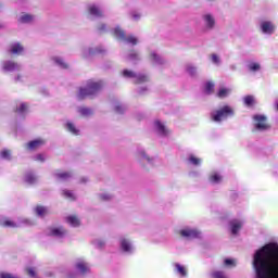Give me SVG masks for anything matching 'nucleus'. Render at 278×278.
I'll list each match as a JSON object with an SVG mask.
<instances>
[{"mask_svg":"<svg viewBox=\"0 0 278 278\" xmlns=\"http://www.w3.org/2000/svg\"><path fill=\"white\" fill-rule=\"evenodd\" d=\"M254 278H278V242H268L252 255Z\"/></svg>","mask_w":278,"mask_h":278,"instance_id":"1","label":"nucleus"},{"mask_svg":"<svg viewBox=\"0 0 278 278\" xmlns=\"http://www.w3.org/2000/svg\"><path fill=\"white\" fill-rule=\"evenodd\" d=\"M77 113L80 114V116L88 118V116H92L94 114V111H92V109H90V108L78 106Z\"/></svg>","mask_w":278,"mask_h":278,"instance_id":"30","label":"nucleus"},{"mask_svg":"<svg viewBox=\"0 0 278 278\" xmlns=\"http://www.w3.org/2000/svg\"><path fill=\"white\" fill-rule=\"evenodd\" d=\"M138 94L142 96V94H147V92H149V87H140L137 90Z\"/></svg>","mask_w":278,"mask_h":278,"instance_id":"52","label":"nucleus"},{"mask_svg":"<svg viewBox=\"0 0 278 278\" xmlns=\"http://www.w3.org/2000/svg\"><path fill=\"white\" fill-rule=\"evenodd\" d=\"M154 131L161 136L162 138H166L167 136H170V129H168V126L160 119H155L153 122Z\"/></svg>","mask_w":278,"mask_h":278,"instance_id":"14","label":"nucleus"},{"mask_svg":"<svg viewBox=\"0 0 278 278\" xmlns=\"http://www.w3.org/2000/svg\"><path fill=\"white\" fill-rule=\"evenodd\" d=\"M208 181L213 186H217V184H223V175L218 172H212L208 176Z\"/></svg>","mask_w":278,"mask_h":278,"instance_id":"26","label":"nucleus"},{"mask_svg":"<svg viewBox=\"0 0 278 278\" xmlns=\"http://www.w3.org/2000/svg\"><path fill=\"white\" fill-rule=\"evenodd\" d=\"M229 70L230 71H238V65H236V64H231V65H229Z\"/></svg>","mask_w":278,"mask_h":278,"instance_id":"55","label":"nucleus"},{"mask_svg":"<svg viewBox=\"0 0 278 278\" xmlns=\"http://www.w3.org/2000/svg\"><path fill=\"white\" fill-rule=\"evenodd\" d=\"M112 34L114 36V38H116L117 40H121V42H126V45H132V47H136V45H138V39L136 36L134 35H125V30H123V28H121V26H116L113 30Z\"/></svg>","mask_w":278,"mask_h":278,"instance_id":"5","label":"nucleus"},{"mask_svg":"<svg viewBox=\"0 0 278 278\" xmlns=\"http://www.w3.org/2000/svg\"><path fill=\"white\" fill-rule=\"evenodd\" d=\"M52 62L55 63L60 68H68V64L64 62L62 56H52Z\"/></svg>","mask_w":278,"mask_h":278,"instance_id":"36","label":"nucleus"},{"mask_svg":"<svg viewBox=\"0 0 278 278\" xmlns=\"http://www.w3.org/2000/svg\"><path fill=\"white\" fill-rule=\"evenodd\" d=\"M148 60L152 66H165L166 59L162 56L157 51L151 50L148 55Z\"/></svg>","mask_w":278,"mask_h":278,"instance_id":"13","label":"nucleus"},{"mask_svg":"<svg viewBox=\"0 0 278 278\" xmlns=\"http://www.w3.org/2000/svg\"><path fill=\"white\" fill-rule=\"evenodd\" d=\"M179 236L185 238L186 240H194L197 238H201V230L197 228H192L190 226H186L178 230Z\"/></svg>","mask_w":278,"mask_h":278,"instance_id":"10","label":"nucleus"},{"mask_svg":"<svg viewBox=\"0 0 278 278\" xmlns=\"http://www.w3.org/2000/svg\"><path fill=\"white\" fill-rule=\"evenodd\" d=\"M261 31L267 34L268 36L275 34V24L270 21L261 22Z\"/></svg>","mask_w":278,"mask_h":278,"instance_id":"21","label":"nucleus"},{"mask_svg":"<svg viewBox=\"0 0 278 278\" xmlns=\"http://www.w3.org/2000/svg\"><path fill=\"white\" fill-rule=\"evenodd\" d=\"M254 131H268L270 125L266 115L256 114L253 116Z\"/></svg>","mask_w":278,"mask_h":278,"instance_id":"8","label":"nucleus"},{"mask_svg":"<svg viewBox=\"0 0 278 278\" xmlns=\"http://www.w3.org/2000/svg\"><path fill=\"white\" fill-rule=\"evenodd\" d=\"M187 164H190L191 166H201V164H203V159L194 154H189L187 157Z\"/></svg>","mask_w":278,"mask_h":278,"instance_id":"27","label":"nucleus"},{"mask_svg":"<svg viewBox=\"0 0 278 278\" xmlns=\"http://www.w3.org/2000/svg\"><path fill=\"white\" fill-rule=\"evenodd\" d=\"M114 110H115L116 114H123L125 112V110H127V109L122 103H116L114 105Z\"/></svg>","mask_w":278,"mask_h":278,"instance_id":"47","label":"nucleus"},{"mask_svg":"<svg viewBox=\"0 0 278 278\" xmlns=\"http://www.w3.org/2000/svg\"><path fill=\"white\" fill-rule=\"evenodd\" d=\"M231 116H233V109L229 105H225L211 113V121H213V123H223V121H227V118H231Z\"/></svg>","mask_w":278,"mask_h":278,"instance_id":"4","label":"nucleus"},{"mask_svg":"<svg viewBox=\"0 0 278 278\" xmlns=\"http://www.w3.org/2000/svg\"><path fill=\"white\" fill-rule=\"evenodd\" d=\"M87 14L92 16L93 18H103L105 14L103 13V9L98 4H89L87 5Z\"/></svg>","mask_w":278,"mask_h":278,"instance_id":"15","label":"nucleus"},{"mask_svg":"<svg viewBox=\"0 0 278 278\" xmlns=\"http://www.w3.org/2000/svg\"><path fill=\"white\" fill-rule=\"evenodd\" d=\"M47 207L45 206H36L35 207V214H37L38 216H40V218L47 216Z\"/></svg>","mask_w":278,"mask_h":278,"instance_id":"42","label":"nucleus"},{"mask_svg":"<svg viewBox=\"0 0 278 278\" xmlns=\"http://www.w3.org/2000/svg\"><path fill=\"white\" fill-rule=\"evenodd\" d=\"M92 244H93V247H94L96 249H104V247H105V240H103V239H94V240L92 241Z\"/></svg>","mask_w":278,"mask_h":278,"instance_id":"44","label":"nucleus"},{"mask_svg":"<svg viewBox=\"0 0 278 278\" xmlns=\"http://www.w3.org/2000/svg\"><path fill=\"white\" fill-rule=\"evenodd\" d=\"M64 129L68 131V134H72V136H79V129L77 128V126L75 125V123L67 121L64 124Z\"/></svg>","mask_w":278,"mask_h":278,"instance_id":"25","label":"nucleus"},{"mask_svg":"<svg viewBox=\"0 0 278 278\" xmlns=\"http://www.w3.org/2000/svg\"><path fill=\"white\" fill-rule=\"evenodd\" d=\"M119 251L124 253V255H132L136 251V247H134V241L131 238L127 236H122L118 239Z\"/></svg>","mask_w":278,"mask_h":278,"instance_id":"6","label":"nucleus"},{"mask_svg":"<svg viewBox=\"0 0 278 278\" xmlns=\"http://www.w3.org/2000/svg\"><path fill=\"white\" fill-rule=\"evenodd\" d=\"M54 177L59 180V181H68V179H71V177H73L72 173L68 172H55L54 173Z\"/></svg>","mask_w":278,"mask_h":278,"instance_id":"29","label":"nucleus"},{"mask_svg":"<svg viewBox=\"0 0 278 278\" xmlns=\"http://www.w3.org/2000/svg\"><path fill=\"white\" fill-rule=\"evenodd\" d=\"M174 273L178 275V277L186 278L188 277V268L179 263H174Z\"/></svg>","mask_w":278,"mask_h":278,"instance_id":"22","label":"nucleus"},{"mask_svg":"<svg viewBox=\"0 0 278 278\" xmlns=\"http://www.w3.org/2000/svg\"><path fill=\"white\" fill-rule=\"evenodd\" d=\"M0 225H2V227L16 228V227H22L23 225L31 226L34 225V222H31V219H28V218H21L17 223H15L12 219L4 218L0 222Z\"/></svg>","mask_w":278,"mask_h":278,"instance_id":"12","label":"nucleus"},{"mask_svg":"<svg viewBox=\"0 0 278 278\" xmlns=\"http://www.w3.org/2000/svg\"><path fill=\"white\" fill-rule=\"evenodd\" d=\"M35 162H47V155L45 154H37L34 156Z\"/></svg>","mask_w":278,"mask_h":278,"instance_id":"49","label":"nucleus"},{"mask_svg":"<svg viewBox=\"0 0 278 278\" xmlns=\"http://www.w3.org/2000/svg\"><path fill=\"white\" fill-rule=\"evenodd\" d=\"M122 75L126 79H134L135 84H147L150 78L147 74H138L131 70H123Z\"/></svg>","mask_w":278,"mask_h":278,"instance_id":"7","label":"nucleus"},{"mask_svg":"<svg viewBox=\"0 0 278 278\" xmlns=\"http://www.w3.org/2000/svg\"><path fill=\"white\" fill-rule=\"evenodd\" d=\"M236 264L237 262L233 258H226L224 261V266H226V268H236Z\"/></svg>","mask_w":278,"mask_h":278,"instance_id":"45","label":"nucleus"},{"mask_svg":"<svg viewBox=\"0 0 278 278\" xmlns=\"http://www.w3.org/2000/svg\"><path fill=\"white\" fill-rule=\"evenodd\" d=\"M185 73L191 77V79H197L199 77V67L192 63L185 65Z\"/></svg>","mask_w":278,"mask_h":278,"instance_id":"20","label":"nucleus"},{"mask_svg":"<svg viewBox=\"0 0 278 278\" xmlns=\"http://www.w3.org/2000/svg\"><path fill=\"white\" fill-rule=\"evenodd\" d=\"M135 160L143 170H149L151 166H155L156 164L155 157L147 154V151H144L142 148L137 149L135 152Z\"/></svg>","mask_w":278,"mask_h":278,"instance_id":"3","label":"nucleus"},{"mask_svg":"<svg viewBox=\"0 0 278 278\" xmlns=\"http://www.w3.org/2000/svg\"><path fill=\"white\" fill-rule=\"evenodd\" d=\"M75 268L79 275H88L90 273V265L84 260L76 261Z\"/></svg>","mask_w":278,"mask_h":278,"instance_id":"19","label":"nucleus"},{"mask_svg":"<svg viewBox=\"0 0 278 278\" xmlns=\"http://www.w3.org/2000/svg\"><path fill=\"white\" fill-rule=\"evenodd\" d=\"M18 21L24 24L34 23L36 21V15L30 13H22Z\"/></svg>","mask_w":278,"mask_h":278,"instance_id":"28","label":"nucleus"},{"mask_svg":"<svg viewBox=\"0 0 278 278\" xmlns=\"http://www.w3.org/2000/svg\"><path fill=\"white\" fill-rule=\"evenodd\" d=\"M62 197H64V199H67L68 201H75V199H77V195H75L73 191L66 189L62 191Z\"/></svg>","mask_w":278,"mask_h":278,"instance_id":"39","label":"nucleus"},{"mask_svg":"<svg viewBox=\"0 0 278 278\" xmlns=\"http://www.w3.org/2000/svg\"><path fill=\"white\" fill-rule=\"evenodd\" d=\"M199 175L200 173L197 170L189 172V177H191V179L199 177Z\"/></svg>","mask_w":278,"mask_h":278,"instance_id":"53","label":"nucleus"},{"mask_svg":"<svg viewBox=\"0 0 278 278\" xmlns=\"http://www.w3.org/2000/svg\"><path fill=\"white\" fill-rule=\"evenodd\" d=\"M130 16H131L132 21H140V18H142V14H140L139 12H136V11L131 12Z\"/></svg>","mask_w":278,"mask_h":278,"instance_id":"50","label":"nucleus"},{"mask_svg":"<svg viewBox=\"0 0 278 278\" xmlns=\"http://www.w3.org/2000/svg\"><path fill=\"white\" fill-rule=\"evenodd\" d=\"M206 1H208V3H214V1H216V0H206Z\"/></svg>","mask_w":278,"mask_h":278,"instance_id":"57","label":"nucleus"},{"mask_svg":"<svg viewBox=\"0 0 278 278\" xmlns=\"http://www.w3.org/2000/svg\"><path fill=\"white\" fill-rule=\"evenodd\" d=\"M25 51V48H23V45L15 42L12 43L9 48V53L12 55H23V52Z\"/></svg>","mask_w":278,"mask_h":278,"instance_id":"23","label":"nucleus"},{"mask_svg":"<svg viewBox=\"0 0 278 278\" xmlns=\"http://www.w3.org/2000/svg\"><path fill=\"white\" fill-rule=\"evenodd\" d=\"M24 181L28 186H34L38 181V177L34 175L33 173H28L24 176Z\"/></svg>","mask_w":278,"mask_h":278,"instance_id":"33","label":"nucleus"},{"mask_svg":"<svg viewBox=\"0 0 278 278\" xmlns=\"http://www.w3.org/2000/svg\"><path fill=\"white\" fill-rule=\"evenodd\" d=\"M210 60L212 62V64H214V66H222L223 64V59L220 58V55L213 53L210 55Z\"/></svg>","mask_w":278,"mask_h":278,"instance_id":"38","label":"nucleus"},{"mask_svg":"<svg viewBox=\"0 0 278 278\" xmlns=\"http://www.w3.org/2000/svg\"><path fill=\"white\" fill-rule=\"evenodd\" d=\"M203 31H214L216 29V15L213 13L202 14Z\"/></svg>","mask_w":278,"mask_h":278,"instance_id":"9","label":"nucleus"},{"mask_svg":"<svg viewBox=\"0 0 278 278\" xmlns=\"http://www.w3.org/2000/svg\"><path fill=\"white\" fill-rule=\"evenodd\" d=\"M98 199H100V201H112V199H114V194L110 192H102L98 194Z\"/></svg>","mask_w":278,"mask_h":278,"instance_id":"41","label":"nucleus"},{"mask_svg":"<svg viewBox=\"0 0 278 278\" xmlns=\"http://www.w3.org/2000/svg\"><path fill=\"white\" fill-rule=\"evenodd\" d=\"M98 31L100 33V34H103V33H105V31H108V25L106 24H99L98 25Z\"/></svg>","mask_w":278,"mask_h":278,"instance_id":"51","label":"nucleus"},{"mask_svg":"<svg viewBox=\"0 0 278 278\" xmlns=\"http://www.w3.org/2000/svg\"><path fill=\"white\" fill-rule=\"evenodd\" d=\"M3 26L0 24V29L2 28Z\"/></svg>","mask_w":278,"mask_h":278,"instance_id":"58","label":"nucleus"},{"mask_svg":"<svg viewBox=\"0 0 278 278\" xmlns=\"http://www.w3.org/2000/svg\"><path fill=\"white\" fill-rule=\"evenodd\" d=\"M244 225V222L241 219H232L229 223V229L232 236H238L240 233V229H242V226Z\"/></svg>","mask_w":278,"mask_h":278,"instance_id":"18","label":"nucleus"},{"mask_svg":"<svg viewBox=\"0 0 278 278\" xmlns=\"http://www.w3.org/2000/svg\"><path fill=\"white\" fill-rule=\"evenodd\" d=\"M26 271L27 275H29L31 278H38V270L36 269V267H28Z\"/></svg>","mask_w":278,"mask_h":278,"instance_id":"46","label":"nucleus"},{"mask_svg":"<svg viewBox=\"0 0 278 278\" xmlns=\"http://www.w3.org/2000/svg\"><path fill=\"white\" fill-rule=\"evenodd\" d=\"M215 84L212 80H208L204 84V93L213 94L214 93Z\"/></svg>","mask_w":278,"mask_h":278,"instance_id":"37","label":"nucleus"},{"mask_svg":"<svg viewBox=\"0 0 278 278\" xmlns=\"http://www.w3.org/2000/svg\"><path fill=\"white\" fill-rule=\"evenodd\" d=\"M0 157L1 160H12V151H10L9 149H3L0 151Z\"/></svg>","mask_w":278,"mask_h":278,"instance_id":"40","label":"nucleus"},{"mask_svg":"<svg viewBox=\"0 0 278 278\" xmlns=\"http://www.w3.org/2000/svg\"><path fill=\"white\" fill-rule=\"evenodd\" d=\"M14 81L16 84H18V81H23V74H17L15 77H14Z\"/></svg>","mask_w":278,"mask_h":278,"instance_id":"54","label":"nucleus"},{"mask_svg":"<svg viewBox=\"0 0 278 278\" xmlns=\"http://www.w3.org/2000/svg\"><path fill=\"white\" fill-rule=\"evenodd\" d=\"M244 105H248V108H251V105L255 104V97L253 96H247L243 98Z\"/></svg>","mask_w":278,"mask_h":278,"instance_id":"43","label":"nucleus"},{"mask_svg":"<svg viewBox=\"0 0 278 278\" xmlns=\"http://www.w3.org/2000/svg\"><path fill=\"white\" fill-rule=\"evenodd\" d=\"M104 86L105 83L103 80L90 79L87 81L86 87L79 89L77 99L81 100L86 99V97H94V94H99L103 90Z\"/></svg>","mask_w":278,"mask_h":278,"instance_id":"2","label":"nucleus"},{"mask_svg":"<svg viewBox=\"0 0 278 278\" xmlns=\"http://www.w3.org/2000/svg\"><path fill=\"white\" fill-rule=\"evenodd\" d=\"M48 236H52L53 238H66L68 232L64 227L59 226V227H50L47 232Z\"/></svg>","mask_w":278,"mask_h":278,"instance_id":"16","label":"nucleus"},{"mask_svg":"<svg viewBox=\"0 0 278 278\" xmlns=\"http://www.w3.org/2000/svg\"><path fill=\"white\" fill-rule=\"evenodd\" d=\"M66 223H68L71 227H79V225H81V222L79 220V217H77V215L67 216Z\"/></svg>","mask_w":278,"mask_h":278,"instance_id":"32","label":"nucleus"},{"mask_svg":"<svg viewBox=\"0 0 278 278\" xmlns=\"http://www.w3.org/2000/svg\"><path fill=\"white\" fill-rule=\"evenodd\" d=\"M87 181H88V178H83V179H81V182H83V184H87Z\"/></svg>","mask_w":278,"mask_h":278,"instance_id":"56","label":"nucleus"},{"mask_svg":"<svg viewBox=\"0 0 278 278\" xmlns=\"http://www.w3.org/2000/svg\"><path fill=\"white\" fill-rule=\"evenodd\" d=\"M125 58L127 62H139L140 53H138L136 50H130Z\"/></svg>","mask_w":278,"mask_h":278,"instance_id":"31","label":"nucleus"},{"mask_svg":"<svg viewBox=\"0 0 278 278\" xmlns=\"http://www.w3.org/2000/svg\"><path fill=\"white\" fill-rule=\"evenodd\" d=\"M229 94H231V88H227V87L219 88V90L217 92V97L219 99H227V97H229Z\"/></svg>","mask_w":278,"mask_h":278,"instance_id":"35","label":"nucleus"},{"mask_svg":"<svg viewBox=\"0 0 278 278\" xmlns=\"http://www.w3.org/2000/svg\"><path fill=\"white\" fill-rule=\"evenodd\" d=\"M22 65L21 63L12 60H5L1 63V71L2 73H16L21 71Z\"/></svg>","mask_w":278,"mask_h":278,"instance_id":"11","label":"nucleus"},{"mask_svg":"<svg viewBox=\"0 0 278 278\" xmlns=\"http://www.w3.org/2000/svg\"><path fill=\"white\" fill-rule=\"evenodd\" d=\"M27 108L26 103H21L16 109L17 114H25V112H27Z\"/></svg>","mask_w":278,"mask_h":278,"instance_id":"48","label":"nucleus"},{"mask_svg":"<svg viewBox=\"0 0 278 278\" xmlns=\"http://www.w3.org/2000/svg\"><path fill=\"white\" fill-rule=\"evenodd\" d=\"M97 53H103V50L101 48L85 47L81 49L80 55L81 58L88 59L97 55Z\"/></svg>","mask_w":278,"mask_h":278,"instance_id":"17","label":"nucleus"},{"mask_svg":"<svg viewBox=\"0 0 278 278\" xmlns=\"http://www.w3.org/2000/svg\"><path fill=\"white\" fill-rule=\"evenodd\" d=\"M45 139H35L29 141L26 147L28 151H36V149H40V147H45Z\"/></svg>","mask_w":278,"mask_h":278,"instance_id":"24","label":"nucleus"},{"mask_svg":"<svg viewBox=\"0 0 278 278\" xmlns=\"http://www.w3.org/2000/svg\"><path fill=\"white\" fill-rule=\"evenodd\" d=\"M248 71H250V73H260V71H262V64L258 62H250L248 63Z\"/></svg>","mask_w":278,"mask_h":278,"instance_id":"34","label":"nucleus"}]
</instances>
